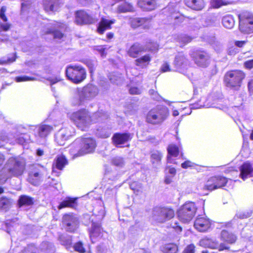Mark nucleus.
<instances>
[{
  "label": "nucleus",
  "mask_w": 253,
  "mask_h": 253,
  "mask_svg": "<svg viewBox=\"0 0 253 253\" xmlns=\"http://www.w3.org/2000/svg\"><path fill=\"white\" fill-rule=\"evenodd\" d=\"M108 114L102 110L97 111L91 115L86 109H83L73 113L71 119L76 126L82 130H87L92 124L106 120Z\"/></svg>",
  "instance_id": "obj_1"
},
{
  "label": "nucleus",
  "mask_w": 253,
  "mask_h": 253,
  "mask_svg": "<svg viewBox=\"0 0 253 253\" xmlns=\"http://www.w3.org/2000/svg\"><path fill=\"white\" fill-rule=\"evenodd\" d=\"M175 215L174 211L167 206H158L153 208L152 219L158 223H163L172 218Z\"/></svg>",
  "instance_id": "obj_2"
},
{
  "label": "nucleus",
  "mask_w": 253,
  "mask_h": 253,
  "mask_svg": "<svg viewBox=\"0 0 253 253\" xmlns=\"http://www.w3.org/2000/svg\"><path fill=\"white\" fill-rule=\"evenodd\" d=\"M245 75L243 72L239 70L230 71L224 76V83L226 86L235 90L239 89Z\"/></svg>",
  "instance_id": "obj_3"
},
{
  "label": "nucleus",
  "mask_w": 253,
  "mask_h": 253,
  "mask_svg": "<svg viewBox=\"0 0 253 253\" xmlns=\"http://www.w3.org/2000/svg\"><path fill=\"white\" fill-rule=\"evenodd\" d=\"M73 146L80 145L77 157L81 156L94 151L96 146L95 140L91 137H80L77 138L73 142Z\"/></svg>",
  "instance_id": "obj_4"
},
{
  "label": "nucleus",
  "mask_w": 253,
  "mask_h": 253,
  "mask_svg": "<svg viewBox=\"0 0 253 253\" xmlns=\"http://www.w3.org/2000/svg\"><path fill=\"white\" fill-rule=\"evenodd\" d=\"M169 112L166 107L157 106L150 110L146 116V121L153 125L161 124L166 119Z\"/></svg>",
  "instance_id": "obj_5"
},
{
  "label": "nucleus",
  "mask_w": 253,
  "mask_h": 253,
  "mask_svg": "<svg viewBox=\"0 0 253 253\" xmlns=\"http://www.w3.org/2000/svg\"><path fill=\"white\" fill-rule=\"evenodd\" d=\"M68 79L75 84L82 82L86 78V71L82 66L77 65H69L66 70Z\"/></svg>",
  "instance_id": "obj_6"
},
{
  "label": "nucleus",
  "mask_w": 253,
  "mask_h": 253,
  "mask_svg": "<svg viewBox=\"0 0 253 253\" xmlns=\"http://www.w3.org/2000/svg\"><path fill=\"white\" fill-rule=\"evenodd\" d=\"M196 211L197 208L194 203H186L177 211L178 218L183 223H188L194 216Z\"/></svg>",
  "instance_id": "obj_7"
},
{
  "label": "nucleus",
  "mask_w": 253,
  "mask_h": 253,
  "mask_svg": "<svg viewBox=\"0 0 253 253\" xmlns=\"http://www.w3.org/2000/svg\"><path fill=\"white\" fill-rule=\"evenodd\" d=\"M239 29L245 34L253 33V13L249 11L242 12L239 15Z\"/></svg>",
  "instance_id": "obj_8"
},
{
  "label": "nucleus",
  "mask_w": 253,
  "mask_h": 253,
  "mask_svg": "<svg viewBox=\"0 0 253 253\" xmlns=\"http://www.w3.org/2000/svg\"><path fill=\"white\" fill-rule=\"evenodd\" d=\"M5 167L12 176L18 177L23 173L25 163L24 161L19 158L11 157L6 161Z\"/></svg>",
  "instance_id": "obj_9"
},
{
  "label": "nucleus",
  "mask_w": 253,
  "mask_h": 253,
  "mask_svg": "<svg viewBox=\"0 0 253 253\" xmlns=\"http://www.w3.org/2000/svg\"><path fill=\"white\" fill-rule=\"evenodd\" d=\"M98 93L97 87L94 85L88 84L84 87L79 92V100L74 104L76 105H82L85 101L90 100L94 98Z\"/></svg>",
  "instance_id": "obj_10"
},
{
  "label": "nucleus",
  "mask_w": 253,
  "mask_h": 253,
  "mask_svg": "<svg viewBox=\"0 0 253 253\" xmlns=\"http://www.w3.org/2000/svg\"><path fill=\"white\" fill-rule=\"evenodd\" d=\"M66 28L65 24L63 23H49L45 27L44 33L45 34L51 35L55 39L61 40L64 36V32Z\"/></svg>",
  "instance_id": "obj_11"
},
{
  "label": "nucleus",
  "mask_w": 253,
  "mask_h": 253,
  "mask_svg": "<svg viewBox=\"0 0 253 253\" xmlns=\"http://www.w3.org/2000/svg\"><path fill=\"white\" fill-rule=\"evenodd\" d=\"M53 130V126L48 125L41 124L36 126L34 130L36 142L39 144L44 143L46 137Z\"/></svg>",
  "instance_id": "obj_12"
},
{
  "label": "nucleus",
  "mask_w": 253,
  "mask_h": 253,
  "mask_svg": "<svg viewBox=\"0 0 253 253\" xmlns=\"http://www.w3.org/2000/svg\"><path fill=\"white\" fill-rule=\"evenodd\" d=\"M62 224L67 232L74 233L79 226V218L72 213L66 214L62 217Z\"/></svg>",
  "instance_id": "obj_13"
},
{
  "label": "nucleus",
  "mask_w": 253,
  "mask_h": 253,
  "mask_svg": "<svg viewBox=\"0 0 253 253\" xmlns=\"http://www.w3.org/2000/svg\"><path fill=\"white\" fill-rule=\"evenodd\" d=\"M73 129L71 126L63 127L60 129L55 134L54 138L55 142L59 145H64L65 141L72 135V130Z\"/></svg>",
  "instance_id": "obj_14"
},
{
  "label": "nucleus",
  "mask_w": 253,
  "mask_h": 253,
  "mask_svg": "<svg viewBox=\"0 0 253 253\" xmlns=\"http://www.w3.org/2000/svg\"><path fill=\"white\" fill-rule=\"evenodd\" d=\"M227 179L223 176H218L211 177L207 182L205 187L209 190H213L225 186Z\"/></svg>",
  "instance_id": "obj_15"
},
{
  "label": "nucleus",
  "mask_w": 253,
  "mask_h": 253,
  "mask_svg": "<svg viewBox=\"0 0 253 253\" xmlns=\"http://www.w3.org/2000/svg\"><path fill=\"white\" fill-rule=\"evenodd\" d=\"M90 238L92 243H95L104 236L105 232L99 223L93 222L89 229Z\"/></svg>",
  "instance_id": "obj_16"
},
{
  "label": "nucleus",
  "mask_w": 253,
  "mask_h": 253,
  "mask_svg": "<svg viewBox=\"0 0 253 253\" xmlns=\"http://www.w3.org/2000/svg\"><path fill=\"white\" fill-rule=\"evenodd\" d=\"M97 21L96 18L91 16L84 10H79L76 13V22L77 24H90Z\"/></svg>",
  "instance_id": "obj_17"
},
{
  "label": "nucleus",
  "mask_w": 253,
  "mask_h": 253,
  "mask_svg": "<svg viewBox=\"0 0 253 253\" xmlns=\"http://www.w3.org/2000/svg\"><path fill=\"white\" fill-rule=\"evenodd\" d=\"M200 244L206 247L213 249H218L219 251L224 250H229L230 249V247L225 243L219 244L218 241L213 239L205 238L200 241Z\"/></svg>",
  "instance_id": "obj_18"
},
{
  "label": "nucleus",
  "mask_w": 253,
  "mask_h": 253,
  "mask_svg": "<svg viewBox=\"0 0 253 253\" xmlns=\"http://www.w3.org/2000/svg\"><path fill=\"white\" fill-rule=\"evenodd\" d=\"M188 60L182 53H179L175 57L173 65L176 71L182 72L188 65Z\"/></svg>",
  "instance_id": "obj_19"
},
{
  "label": "nucleus",
  "mask_w": 253,
  "mask_h": 253,
  "mask_svg": "<svg viewBox=\"0 0 253 253\" xmlns=\"http://www.w3.org/2000/svg\"><path fill=\"white\" fill-rule=\"evenodd\" d=\"M14 137L16 142L21 145H24L30 141V136L26 133L25 128L22 126L17 127V130Z\"/></svg>",
  "instance_id": "obj_20"
},
{
  "label": "nucleus",
  "mask_w": 253,
  "mask_h": 253,
  "mask_svg": "<svg viewBox=\"0 0 253 253\" xmlns=\"http://www.w3.org/2000/svg\"><path fill=\"white\" fill-rule=\"evenodd\" d=\"M193 58L195 63L198 66L206 67L208 64L210 56L205 51H197Z\"/></svg>",
  "instance_id": "obj_21"
},
{
  "label": "nucleus",
  "mask_w": 253,
  "mask_h": 253,
  "mask_svg": "<svg viewBox=\"0 0 253 253\" xmlns=\"http://www.w3.org/2000/svg\"><path fill=\"white\" fill-rule=\"evenodd\" d=\"M211 226L209 219L202 216L196 218L194 222L195 228L200 232L207 231Z\"/></svg>",
  "instance_id": "obj_22"
},
{
  "label": "nucleus",
  "mask_w": 253,
  "mask_h": 253,
  "mask_svg": "<svg viewBox=\"0 0 253 253\" xmlns=\"http://www.w3.org/2000/svg\"><path fill=\"white\" fill-rule=\"evenodd\" d=\"M43 174L41 170L35 169L29 172L28 181L34 186L40 184L42 179Z\"/></svg>",
  "instance_id": "obj_23"
},
{
  "label": "nucleus",
  "mask_w": 253,
  "mask_h": 253,
  "mask_svg": "<svg viewBox=\"0 0 253 253\" xmlns=\"http://www.w3.org/2000/svg\"><path fill=\"white\" fill-rule=\"evenodd\" d=\"M145 47L138 42L133 43L128 49L127 53L129 56L136 58L146 51Z\"/></svg>",
  "instance_id": "obj_24"
},
{
  "label": "nucleus",
  "mask_w": 253,
  "mask_h": 253,
  "mask_svg": "<svg viewBox=\"0 0 253 253\" xmlns=\"http://www.w3.org/2000/svg\"><path fill=\"white\" fill-rule=\"evenodd\" d=\"M131 137L129 133H116L113 136V142L117 147H121V145L131 139Z\"/></svg>",
  "instance_id": "obj_25"
},
{
  "label": "nucleus",
  "mask_w": 253,
  "mask_h": 253,
  "mask_svg": "<svg viewBox=\"0 0 253 253\" xmlns=\"http://www.w3.org/2000/svg\"><path fill=\"white\" fill-rule=\"evenodd\" d=\"M240 177L245 180L248 177H252L253 168L250 163H244L240 168Z\"/></svg>",
  "instance_id": "obj_26"
},
{
  "label": "nucleus",
  "mask_w": 253,
  "mask_h": 253,
  "mask_svg": "<svg viewBox=\"0 0 253 253\" xmlns=\"http://www.w3.org/2000/svg\"><path fill=\"white\" fill-rule=\"evenodd\" d=\"M150 20L146 18H132L130 19V24L131 27L135 29L139 27L142 26L144 28H146L148 26Z\"/></svg>",
  "instance_id": "obj_27"
},
{
  "label": "nucleus",
  "mask_w": 253,
  "mask_h": 253,
  "mask_svg": "<svg viewBox=\"0 0 253 253\" xmlns=\"http://www.w3.org/2000/svg\"><path fill=\"white\" fill-rule=\"evenodd\" d=\"M115 19L108 20L105 18H102L98 24L97 31L100 34H103L105 31L110 29L111 25L115 23Z\"/></svg>",
  "instance_id": "obj_28"
},
{
  "label": "nucleus",
  "mask_w": 253,
  "mask_h": 253,
  "mask_svg": "<svg viewBox=\"0 0 253 253\" xmlns=\"http://www.w3.org/2000/svg\"><path fill=\"white\" fill-rule=\"evenodd\" d=\"M137 3L143 10L150 11L156 7L155 0H138Z\"/></svg>",
  "instance_id": "obj_29"
},
{
  "label": "nucleus",
  "mask_w": 253,
  "mask_h": 253,
  "mask_svg": "<svg viewBox=\"0 0 253 253\" xmlns=\"http://www.w3.org/2000/svg\"><path fill=\"white\" fill-rule=\"evenodd\" d=\"M184 2L188 7L195 10H201L205 6L203 0H184Z\"/></svg>",
  "instance_id": "obj_30"
},
{
  "label": "nucleus",
  "mask_w": 253,
  "mask_h": 253,
  "mask_svg": "<svg viewBox=\"0 0 253 253\" xmlns=\"http://www.w3.org/2000/svg\"><path fill=\"white\" fill-rule=\"evenodd\" d=\"M168 156H167V161L169 163H175L172 157H176L178 156L179 151L178 147L174 144H170L167 148Z\"/></svg>",
  "instance_id": "obj_31"
},
{
  "label": "nucleus",
  "mask_w": 253,
  "mask_h": 253,
  "mask_svg": "<svg viewBox=\"0 0 253 253\" xmlns=\"http://www.w3.org/2000/svg\"><path fill=\"white\" fill-rule=\"evenodd\" d=\"M220 238L222 241L229 244H233L237 240V237L234 234L226 230H222L221 231Z\"/></svg>",
  "instance_id": "obj_32"
},
{
  "label": "nucleus",
  "mask_w": 253,
  "mask_h": 253,
  "mask_svg": "<svg viewBox=\"0 0 253 253\" xmlns=\"http://www.w3.org/2000/svg\"><path fill=\"white\" fill-rule=\"evenodd\" d=\"M59 0H43V4L46 10L54 11L57 10Z\"/></svg>",
  "instance_id": "obj_33"
},
{
  "label": "nucleus",
  "mask_w": 253,
  "mask_h": 253,
  "mask_svg": "<svg viewBox=\"0 0 253 253\" xmlns=\"http://www.w3.org/2000/svg\"><path fill=\"white\" fill-rule=\"evenodd\" d=\"M34 204V199L27 195H23L19 196L18 200V205L19 207L23 206H30Z\"/></svg>",
  "instance_id": "obj_34"
},
{
  "label": "nucleus",
  "mask_w": 253,
  "mask_h": 253,
  "mask_svg": "<svg viewBox=\"0 0 253 253\" xmlns=\"http://www.w3.org/2000/svg\"><path fill=\"white\" fill-rule=\"evenodd\" d=\"M76 200L75 198L67 197L60 203L58 208L60 210L66 207L73 208L77 204Z\"/></svg>",
  "instance_id": "obj_35"
},
{
  "label": "nucleus",
  "mask_w": 253,
  "mask_h": 253,
  "mask_svg": "<svg viewBox=\"0 0 253 253\" xmlns=\"http://www.w3.org/2000/svg\"><path fill=\"white\" fill-rule=\"evenodd\" d=\"M151 60V57L149 54H146L134 61L135 65L141 68L146 67Z\"/></svg>",
  "instance_id": "obj_36"
},
{
  "label": "nucleus",
  "mask_w": 253,
  "mask_h": 253,
  "mask_svg": "<svg viewBox=\"0 0 253 253\" xmlns=\"http://www.w3.org/2000/svg\"><path fill=\"white\" fill-rule=\"evenodd\" d=\"M223 26L226 28L231 29L235 25V20L234 17L231 15H227L224 16L222 19Z\"/></svg>",
  "instance_id": "obj_37"
},
{
  "label": "nucleus",
  "mask_w": 253,
  "mask_h": 253,
  "mask_svg": "<svg viewBox=\"0 0 253 253\" xmlns=\"http://www.w3.org/2000/svg\"><path fill=\"white\" fill-rule=\"evenodd\" d=\"M163 155L158 150H153L151 152V159L153 165L157 167L160 165Z\"/></svg>",
  "instance_id": "obj_38"
},
{
  "label": "nucleus",
  "mask_w": 253,
  "mask_h": 253,
  "mask_svg": "<svg viewBox=\"0 0 253 253\" xmlns=\"http://www.w3.org/2000/svg\"><path fill=\"white\" fill-rule=\"evenodd\" d=\"M96 135L100 137L107 138L110 136V128L106 126H99L96 129Z\"/></svg>",
  "instance_id": "obj_39"
},
{
  "label": "nucleus",
  "mask_w": 253,
  "mask_h": 253,
  "mask_svg": "<svg viewBox=\"0 0 253 253\" xmlns=\"http://www.w3.org/2000/svg\"><path fill=\"white\" fill-rule=\"evenodd\" d=\"M58 240L60 244L67 248L70 247L72 244L71 236L68 234H62L58 237Z\"/></svg>",
  "instance_id": "obj_40"
},
{
  "label": "nucleus",
  "mask_w": 253,
  "mask_h": 253,
  "mask_svg": "<svg viewBox=\"0 0 253 253\" xmlns=\"http://www.w3.org/2000/svg\"><path fill=\"white\" fill-rule=\"evenodd\" d=\"M67 164V160L65 157L63 155L58 156L53 166H55L56 168L58 169H62L64 166Z\"/></svg>",
  "instance_id": "obj_41"
},
{
  "label": "nucleus",
  "mask_w": 253,
  "mask_h": 253,
  "mask_svg": "<svg viewBox=\"0 0 253 253\" xmlns=\"http://www.w3.org/2000/svg\"><path fill=\"white\" fill-rule=\"evenodd\" d=\"M178 251L177 246L172 243L165 245L162 249L164 253H178Z\"/></svg>",
  "instance_id": "obj_42"
},
{
  "label": "nucleus",
  "mask_w": 253,
  "mask_h": 253,
  "mask_svg": "<svg viewBox=\"0 0 253 253\" xmlns=\"http://www.w3.org/2000/svg\"><path fill=\"white\" fill-rule=\"evenodd\" d=\"M133 6L130 3L127 2H123L119 5L117 8L118 13H125L133 11Z\"/></svg>",
  "instance_id": "obj_43"
},
{
  "label": "nucleus",
  "mask_w": 253,
  "mask_h": 253,
  "mask_svg": "<svg viewBox=\"0 0 253 253\" xmlns=\"http://www.w3.org/2000/svg\"><path fill=\"white\" fill-rule=\"evenodd\" d=\"M12 176L9 170L6 168L5 165L3 168L0 170V182L4 183L6 181Z\"/></svg>",
  "instance_id": "obj_44"
},
{
  "label": "nucleus",
  "mask_w": 253,
  "mask_h": 253,
  "mask_svg": "<svg viewBox=\"0 0 253 253\" xmlns=\"http://www.w3.org/2000/svg\"><path fill=\"white\" fill-rule=\"evenodd\" d=\"M233 3L232 1L225 0H211V6L215 8H218L223 5L231 4Z\"/></svg>",
  "instance_id": "obj_45"
},
{
  "label": "nucleus",
  "mask_w": 253,
  "mask_h": 253,
  "mask_svg": "<svg viewBox=\"0 0 253 253\" xmlns=\"http://www.w3.org/2000/svg\"><path fill=\"white\" fill-rule=\"evenodd\" d=\"M110 81L114 84H118L122 80V75L116 73H113L109 76Z\"/></svg>",
  "instance_id": "obj_46"
},
{
  "label": "nucleus",
  "mask_w": 253,
  "mask_h": 253,
  "mask_svg": "<svg viewBox=\"0 0 253 253\" xmlns=\"http://www.w3.org/2000/svg\"><path fill=\"white\" fill-rule=\"evenodd\" d=\"M11 204L10 200L6 197H2L0 199V208L6 210L8 209Z\"/></svg>",
  "instance_id": "obj_47"
},
{
  "label": "nucleus",
  "mask_w": 253,
  "mask_h": 253,
  "mask_svg": "<svg viewBox=\"0 0 253 253\" xmlns=\"http://www.w3.org/2000/svg\"><path fill=\"white\" fill-rule=\"evenodd\" d=\"M129 187L134 192L138 193L141 191L142 190L141 184L136 181L130 183L129 184Z\"/></svg>",
  "instance_id": "obj_48"
},
{
  "label": "nucleus",
  "mask_w": 253,
  "mask_h": 253,
  "mask_svg": "<svg viewBox=\"0 0 253 253\" xmlns=\"http://www.w3.org/2000/svg\"><path fill=\"white\" fill-rule=\"evenodd\" d=\"M112 163L113 165L120 167H123L124 165V161L123 159L120 157L114 158L112 160Z\"/></svg>",
  "instance_id": "obj_49"
},
{
  "label": "nucleus",
  "mask_w": 253,
  "mask_h": 253,
  "mask_svg": "<svg viewBox=\"0 0 253 253\" xmlns=\"http://www.w3.org/2000/svg\"><path fill=\"white\" fill-rule=\"evenodd\" d=\"M20 253H37L36 248L34 245H29L27 246Z\"/></svg>",
  "instance_id": "obj_50"
},
{
  "label": "nucleus",
  "mask_w": 253,
  "mask_h": 253,
  "mask_svg": "<svg viewBox=\"0 0 253 253\" xmlns=\"http://www.w3.org/2000/svg\"><path fill=\"white\" fill-rule=\"evenodd\" d=\"M178 40L179 42L185 44L190 42L192 38L186 35H181L178 37Z\"/></svg>",
  "instance_id": "obj_51"
},
{
  "label": "nucleus",
  "mask_w": 253,
  "mask_h": 253,
  "mask_svg": "<svg viewBox=\"0 0 253 253\" xmlns=\"http://www.w3.org/2000/svg\"><path fill=\"white\" fill-rule=\"evenodd\" d=\"M36 78L34 77H31L27 76H23L20 77H17L15 78V81L17 82H25L29 81H35Z\"/></svg>",
  "instance_id": "obj_52"
},
{
  "label": "nucleus",
  "mask_w": 253,
  "mask_h": 253,
  "mask_svg": "<svg viewBox=\"0 0 253 253\" xmlns=\"http://www.w3.org/2000/svg\"><path fill=\"white\" fill-rule=\"evenodd\" d=\"M74 248L76 251L81 253H84L85 252V249L83 247V244L81 242H78L76 243L74 246Z\"/></svg>",
  "instance_id": "obj_53"
},
{
  "label": "nucleus",
  "mask_w": 253,
  "mask_h": 253,
  "mask_svg": "<svg viewBox=\"0 0 253 253\" xmlns=\"http://www.w3.org/2000/svg\"><path fill=\"white\" fill-rule=\"evenodd\" d=\"M16 58L14 57L7 58L2 57L0 59V65H5L7 64L11 63L15 61Z\"/></svg>",
  "instance_id": "obj_54"
},
{
  "label": "nucleus",
  "mask_w": 253,
  "mask_h": 253,
  "mask_svg": "<svg viewBox=\"0 0 253 253\" xmlns=\"http://www.w3.org/2000/svg\"><path fill=\"white\" fill-rule=\"evenodd\" d=\"M252 214V211H242L239 212L236 214V216L239 218L243 219L246 218L250 217Z\"/></svg>",
  "instance_id": "obj_55"
},
{
  "label": "nucleus",
  "mask_w": 253,
  "mask_h": 253,
  "mask_svg": "<svg viewBox=\"0 0 253 253\" xmlns=\"http://www.w3.org/2000/svg\"><path fill=\"white\" fill-rule=\"evenodd\" d=\"M23 2L21 3V12H24L26 10L32 3V0H21Z\"/></svg>",
  "instance_id": "obj_56"
},
{
  "label": "nucleus",
  "mask_w": 253,
  "mask_h": 253,
  "mask_svg": "<svg viewBox=\"0 0 253 253\" xmlns=\"http://www.w3.org/2000/svg\"><path fill=\"white\" fill-rule=\"evenodd\" d=\"M149 93L152 98L155 100L160 101L162 98L161 96L158 94V93L153 89L149 90Z\"/></svg>",
  "instance_id": "obj_57"
},
{
  "label": "nucleus",
  "mask_w": 253,
  "mask_h": 253,
  "mask_svg": "<svg viewBox=\"0 0 253 253\" xmlns=\"http://www.w3.org/2000/svg\"><path fill=\"white\" fill-rule=\"evenodd\" d=\"M96 50L99 52L102 57H105L106 53L105 51L107 49L106 46H98L95 48Z\"/></svg>",
  "instance_id": "obj_58"
},
{
  "label": "nucleus",
  "mask_w": 253,
  "mask_h": 253,
  "mask_svg": "<svg viewBox=\"0 0 253 253\" xmlns=\"http://www.w3.org/2000/svg\"><path fill=\"white\" fill-rule=\"evenodd\" d=\"M195 246L194 244H190L186 246L183 251V253H195Z\"/></svg>",
  "instance_id": "obj_59"
},
{
  "label": "nucleus",
  "mask_w": 253,
  "mask_h": 253,
  "mask_svg": "<svg viewBox=\"0 0 253 253\" xmlns=\"http://www.w3.org/2000/svg\"><path fill=\"white\" fill-rule=\"evenodd\" d=\"M96 252L97 253H106L107 248L104 245L101 244L97 246Z\"/></svg>",
  "instance_id": "obj_60"
},
{
  "label": "nucleus",
  "mask_w": 253,
  "mask_h": 253,
  "mask_svg": "<svg viewBox=\"0 0 253 253\" xmlns=\"http://www.w3.org/2000/svg\"><path fill=\"white\" fill-rule=\"evenodd\" d=\"M6 10L5 6H2L0 9V18L4 21L6 22L7 20V17L5 15V12Z\"/></svg>",
  "instance_id": "obj_61"
},
{
  "label": "nucleus",
  "mask_w": 253,
  "mask_h": 253,
  "mask_svg": "<svg viewBox=\"0 0 253 253\" xmlns=\"http://www.w3.org/2000/svg\"><path fill=\"white\" fill-rule=\"evenodd\" d=\"M149 50L151 51H156L158 50L159 45L156 42H151L148 46Z\"/></svg>",
  "instance_id": "obj_62"
},
{
  "label": "nucleus",
  "mask_w": 253,
  "mask_h": 253,
  "mask_svg": "<svg viewBox=\"0 0 253 253\" xmlns=\"http://www.w3.org/2000/svg\"><path fill=\"white\" fill-rule=\"evenodd\" d=\"M129 93L131 94H140L141 90L137 87H131L129 89Z\"/></svg>",
  "instance_id": "obj_63"
},
{
  "label": "nucleus",
  "mask_w": 253,
  "mask_h": 253,
  "mask_svg": "<svg viewBox=\"0 0 253 253\" xmlns=\"http://www.w3.org/2000/svg\"><path fill=\"white\" fill-rule=\"evenodd\" d=\"M170 226L177 232H181L182 231V227L179 225V223L177 222L172 223Z\"/></svg>",
  "instance_id": "obj_64"
}]
</instances>
